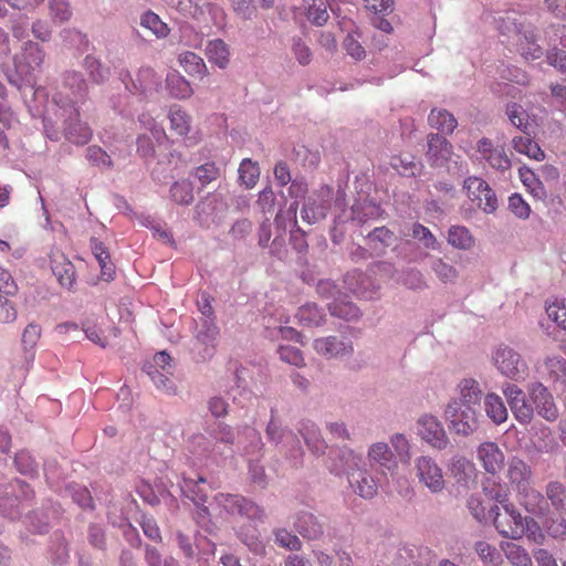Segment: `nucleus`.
Listing matches in <instances>:
<instances>
[{
  "mask_svg": "<svg viewBox=\"0 0 566 566\" xmlns=\"http://www.w3.org/2000/svg\"><path fill=\"white\" fill-rule=\"evenodd\" d=\"M490 522L502 537L516 541L525 535L527 517L511 502L501 506L492 505Z\"/></svg>",
  "mask_w": 566,
  "mask_h": 566,
  "instance_id": "obj_1",
  "label": "nucleus"
},
{
  "mask_svg": "<svg viewBox=\"0 0 566 566\" xmlns=\"http://www.w3.org/2000/svg\"><path fill=\"white\" fill-rule=\"evenodd\" d=\"M496 369L512 380H521L527 376L528 367L520 353L507 345H500L492 354Z\"/></svg>",
  "mask_w": 566,
  "mask_h": 566,
  "instance_id": "obj_2",
  "label": "nucleus"
},
{
  "mask_svg": "<svg viewBox=\"0 0 566 566\" xmlns=\"http://www.w3.org/2000/svg\"><path fill=\"white\" fill-rule=\"evenodd\" d=\"M506 20L510 24H506V21L503 20V24L499 25V29L502 33H510L515 31L520 38L517 40V46L526 60H537L543 56L544 51L541 45L536 43V34L535 29L531 25L525 27L523 23L518 25L515 22H512L510 17H506Z\"/></svg>",
  "mask_w": 566,
  "mask_h": 566,
  "instance_id": "obj_3",
  "label": "nucleus"
},
{
  "mask_svg": "<svg viewBox=\"0 0 566 566\" xmlns=\"http://www.w3.org/2000/svg\"><path fill=\"white\" fill-rule=\"evenodd\" d=\"M451 427L463 436L473 433L479 427L478 412L474 406L450 402L446 409Z\"/></svg>",
  "mask_w": 566,
  "mask_h": 566,
  "instance_id": "obj_4",
  "label": "nucleus"
},
{
  "mask_svg": "<svg viewBox=\"0 0 566 566\" xmlns=\"http://www.w3.org/2000/svg\"><path fill=\"white\" fill-rule=\"evenodd\" d=\"M216 500L229 514H238L253 521H263L265 517L263 509L241 495L220 493Z\"/></svg>",
  "mask_w": 566,
  "mask_h": 566,
  "instance_id": "obj_5",
  "label": "nucleus"
},
{
  "mask_svg": "<svg viewBox=\"0 0 566 566\" xmlns=\"http://www.w3.org/2000/svg\"><path fill=\"white\" fill-rule=\"evenodd\" d=\"M464 188L469 199L485 212H493L497 207V199L489 184L479 177H469L464 180Z\"/></svg>",
  "mask_w": 566,
  "mask_h": 566,
  "instance_id": "obj_6",
  "label": "nucleus"
},
{
  "mask_svg": "<svg viewBox=\"0 0 566 566\" xmlns=\"http://www.w3.org/2000/svg\"><path fill=\"white\" fill-rule=\"evenodd\" d=\"M416 474L426 488L432 493H439L444 489L442 469L430 457H419L415 461Z\"/></svg>",
  "mask_w": 566,
  "mask_h": 566,
  "instance_id": "obj_7",
  "label": "nucleus"
},
{
  "mask_svg": "<svg viewBox=\"0 0 566 566\" xmlns=\"http://www.w3.org/2000/svg\"><path fill=\"white\" fill-rule=\"evenodd\" d=\"M528 394L534 405L533 408L537 411L538 416L549 422L558 419L559 411L554 397L543 384H533L528 389Z\"/></svg>",
  "mask_w": 566,
  "mask_h": 566,
  "instance_id": "obj_8",
  "label": "nucleus"
},
{
  "mask_svg": "<svg viewBox=\"0 0 566 566\" xmlns=\"http://www.w3.org/2000/svg\"><path fill=\"white\" fill-rule=\"evenodd\" d=\"M503 394L514 418L522 424L530 423L534 417V408L527 402L524 391L514 384H507Z\"/></svg>",
  "mask_w": 566,
  "mask_h": 566,
  "instance_id": "obj_9",
  "label": "nucleus"
},
{
  "mask_svg": "<svg viewBox=\"0 0 566 566\" xmlns=\"http://www.w3.org/2000/svg\"><path fill=\"white\" fill-rule=\"evenodd\" d=\"M168 119L169 130L174 136L182 138L188 146L198 143V137L190 135L192 129V117L186 109L179 105L171 106L168 112Z\"/></svg>",
  "mask_w": 566,
  "mask_h": 566,
  "instance_id": "obj_10",
  "label": "nucleus"
},
{
  "mask_svg": "<svg viewBox=\"0 0 566 566\" xmlns=\"http://www.w3.org/2000/svg\"><path fill=\"white\" fill-rule=\"evenodd\" d=\"M476 459L484 471L491 475H497L505 464L504 452L492 441L481 443L476 449Z\"/></svg>",
  "mask_w": 566,
  "mask_h": 566,
  "instance_id": "obj_11",
  "label": "nucleus"
},
{
  "mask_svg": "<svg viewBox=\"0 0 566 566\" xmlns=\"http://www.w3.org/2000/svg\"><path fill=\"white\" fill-rule=\"evenodd\" d=\"M63 88L70 106L74 107L75 114L78 115V109L75 106L78 103H84L88 95V85L82 73L67 71L63 77Z\"/></svg>",
  "mask_w": 566,
  "mask_h": 566,
  "instance_id": "obj_12",
  "label": "nucleus"
},
{
  "mask_svg": "<svg viewBox=\"0 0 566 566\" xmlns=\"http://www.w3.org/2000/svg\"><path fill=\"white\" fill-rule=\"evenodd\" d=\"M368 458L370 465L380 474H392L398 468L396 457L386 443L373 444L368 451Z\"/></svg>",
  "mask_w": 566,
  "mask_h": 566,
  "instance_id": "obj_13",
  "label": "nucleus"
},
{
  "mask_svg": "<svg viewBox=\"0 0 566 566\" xmlns=\"http://www.w3.org/2000/svg\"><path fill=\"white\" fill-rule=\"evenodd\" d=\"M450 475L455 484L464 489L475 485L478 470L474 463L464 457H454L449 467Z\"/></svg>",
  "mask_w": 566,
  "mask_h": 566,
  "instance_id": "obj_14",
  "label": "nucleus"
},
{
  "mask_svg": "<svg viewBox=\"0 0 566 566\" xmlns=\"http://www.w3.org/2000/svg\"><path fill=\"white\" fill-rule=\"evenodd\" d=\"M518 504L533 515H543L547 511L544 495L532 486V483L515 491Z\"/></svg>",
  "mask_w": 566,
  "mask_h": 566,
  "instance_id": "obj_15",
  "label": "nucleus"
},
{
  "mask_svg": "<svg viewBox=\"0 0 566 566\" xmlns=\"http://www.w3.org/2000/svg\"><path fill=\"white\" fill-rule=\"evenodd\" d=\"M355 465L357 463L355 462ZM348 481L354 492L364 499H373L378 491V485L374 478L363 469L349 468L347 471Z\"/></svg>",
  "mask_w": 566,
  "mask_h": 566,
  "instance_id": "obj_16",
  "label": "nucleus"
},
{
  "mask_svg": "<svg viewBox=\"0 0 566 566\" xmlns=\"http://www.w3.org/2000/svg\"><path fill=\"white\" fill-rule=\"evenodd\" d=\"M419 433L437 449H443L448 443L443 427L433 416H423L419 419Z\"/></svg>",
  "mask_w": 566,
  "mask_h": 566,
  "instance_id": "obj_17",
  "label": "nucleus"
},
{
  "mask_svg": "<svg viewBox=\"0 0 566 566\" xmlns=\"http://www.w3.org/2000/svg\"><path fill=\"white\" fill-rule=\"evenodd\" d=\"M428 149L426 156L431 166H443L451 157L452 145L439 134L427 136Z\"/></svg>",
  "mask_w": 566,
  "mask_h": 566,
  "instance_id": "obj_18",
  "label": "nucleus"
},
{
  "mask_svg": "<svg viewBox=\"0 0 566 566\" xmlns=\"http://www.w3.org/2000/svg\"><path fill=\"white\" fill-rule=\"evenodd\" d=\"M331 193L332 189L329 187H323L319 190L321 200L318 203L313 197H310L301 211L302 219L310 224L324 219L327 216V211L329 209L328 198Z\"/></svg>",
  "mask_w": 566,
  "mask_h": 566,
  "instance_id": "obj_19",
  "label": "nucleus"
},
{
  "mask_svg": "<svg viewBox=\"0 0 566 566\" xmlns=\"http://www.w3.org/2000/svg\"><path fill=\"white\" fill-rule=\"evenodd\" d=\"M536 370L548 382L566 381V359L560 355L546 356Z\"/></svg>",
  "mask_w": 566,
  "mask_h": 566,
  "instance_id": "obj_20",
  "label": "nucleus"
},
{
  "mask_svg": "<svg viewBox=\"0 0 566 566\" xmlns=\"http://www.w3.org/2000/svg\"><path fill=\"white\" fill-rule=\"evenodd\" d=\"M505 476L511 488L516 491L532 483L533 471L524 460L513 457L507 462Z\"/></svg>",
  "mask_w": 566,
  "mask_h": 566,
  "instance_id": "obj_21",
  "label": "nucleus"
},
{
  "mask_svg": "<svg viewBox=\"0 0 566 566\" xmlns=\"http://www.w3.org/2000/svg\"><path fill=\"white\" fill-rule=\"evenodd\" d=\"M478 151L489 165L497 170H507L511 167V160L503 147H495L488 138H482L478 143Z\"/></svg>",
  "mask_w": 566,
  "mask_h": 566,
  "instance_id": "obj_22",
  "label": "nucleus"
},
{
  "mask_svg": "<svg viewBox=\"0 0 566 566\" xmlns=\"http://www.w3.org/2000/svg\"><path fill=\"white\" fill-rule=\"evenodd\" d=\"M51 269L63 287L71 290L74 286L75 268L62 252H52Z\"/></svg>",
  "mask_w": 566,
  "mask_h": 566,
  "instance_id": "obj_23",
  "label": "nucleus"
},
{
  "mask_svg": "<svg viewBox=\"0 0 566 566\" xmlns=\"http://www.w3.org/2000/svg\"><path fill=\"white\" fill-rule=\"evenodd\" d=\"M314 348L319 355L327 358L344 356L353 350L350 344H346L333 336L315 339Z\"/></svg>",
  "mask_w": 566,
  "mask_h": 566,
  "instance_id": "obj_24",
  "label": "nucleus"
},
{
  "mask_svg": "<svg viewBox=\"0 0 566 566\" xmlns=\"http://www.w3.org/2000/svg\"><path fill=\"white\" fill-rule=\"evenodd\" d=\"M91 250L101 266V277L107 282L115 279V266L111 262V255L102 241L96 238L91 239Z\"/></svg>",
  "mask_w": 566,
  "mask_h": 566,
  "instance_id": "obj_25",
  "label": "nucleus"
},
{
  "mask_svg": "<svg viewBox=\"0 0 566 566\" xmlns=\"http://www.w3.org/2000/svg\"><path fill=\"white\" fill-rule=\"evenodd\" d=\"M428 124L442 134H452L458 126V120L447 109L432 108L428 116Z\"/></svg>",
  "mask_w": 566,
  "mask_h": 566,
  "instance_id": "obj_26",
  "label": "nucleus"
},
{
  "mask_svg": "<svg viewBox=\"0 0 566 566\" xmlns=\"http://www.w3.org/2000/svg\"><path fill=\"white\" fill-rule=\"evenodd\" d=\"M459 399H454L452 402H461L469 406H479L482 398V389L479 382L473 378H465L458 385Z\"/></svg>",
  "mask_w": 566,
  "mask_h": 566,
  "instance_id": "obj_27",
  "label": "nucleus"
},
{
  "mask_svg": "<svg viewBox=\"0 0 566 566\" xmlns=\"http://www.w3.org/2000/svg\"><path fill=\"white\" fill-rule=\"evenodd\" d=\"M482 490L485 496L496 502L497 505L511 503V485L505 482L486 479L482 483Z\"/></svg>",
  "mask_w": 566,
  "mask_h": 566,
  "instance_id": "obj_28",
  "label": "nucleus"
},
{
  "mask_svg": "<svg viewBox=\"0 0 566 566\" xmlns=\"http://www.w3.org/2000/svg\"><path fill=\"white\" fill-rule=\"evenodd\" d=\"M82 66L88 75L91 82L94 84H104L109 78V69L94 55H86L83 60Z\"/></svg>",
  "mask_w": 566,
  "mask_h": 566,
  "instance_id": "obj_29",
  "label": "nucleus"
},
{
  "mask_svg": "<svg viewBox=\"0 0 566 566\" xmlns=\"http://www.w3.org/2000/svg\"><path fill=\"white\" fill-rule=\"evenodd\" d=\"M484 410L488 417L495 423L501 424L507 420L509 412L505 407L503 399L494 394L490 392L484 398Z\"/></svg>",
  "mask_w": 566,
  "mask_h": 566,
  "instance_id": "obj_30",
  "label": "nucleus"
},
{
  "mask_svg": "<svg viewBox=\"0 0 566 566\" xmlns=\"http://www.w3.org/2000/svg\"><path fill=\"white\" fill-rule=\"evenodd\" d=\"M166 85L169 94L175 98L185 99L192 95L190 83L178 72H171L167 75Z\"/></svg>",
  "mask_w": 566,
  "mask_h": 566,
  "instance_id": "obj_31",
  "label": "nucleus"
},
{
  "mask_svg": "<svg viewBox=\"0 0 566 566\" xmlns=\"http://www.w3.org/2000/svg\"><path fill=\"white\" fill-rule=\"evenodd\" d=\"M298 431L304 438L305 443L315 454H321L325 452L327 446L325 441L321 438L315 423L311 421L303 422Z\"/></svg>",
  "mask_w": 566,
  "mask_h": 566,
  "instance_id": "obj_32",
  "label": "nucleus"
},
{
  "mask_svg": "<svg viewBox=\"0 0 566 566\" xmlns=\"http://www.w3.org/2000/svg\"><path fill=\"white\" fill-rule=\"evenodd\" d=\"M206 55L209 62L224 69L229 63L230 52L228 45L222 40L217 39L207 44Z\"/></svg>",
  "mask_w": 566,
  "mask_h": 566,
  "instance_id": "obj_33",
  "label": "nucleus"
},
{
  "mask_svg": "<svg viewBox=\"0 0 566 566\" xmlns=\"http://www.w3.org/2000/svg\"><path fill=\"white\" fill-rule=\"evenodd\" d=\"M133 85L135 92L140 93L157 90L160 85V76L151 67H140L137 72L136 82Z\"/></svg>",
  "mask_w": 566,
  "mask_h": 566,
  "instance_id": "obj_34",
  "label": "nucleus"
},
{
  "mask_svg": "<svg viewBox=\"0 0 566 566\" xmlns=\"http://www.w3.org/2000/svg\"><path fill=\"white\" fill-rule=\"evenodd\" d=\"M44 61V51L34 42H27L21 55L20 65L23 63L28 67V72L33 71L42 65Z\"/></svg>",
  "mask_w": 566,
  "mask_h": 566,
  "instance_id": "obj_35",
  "label": "nucleus"
},
{
  "mask_svg": "<svg viewBox=\"0 0 566 566\" xmlns=\"http://www.w3.org/2000/svg\"><path fill=\"white\" fill-rule=\"evenodd\" d=\"M295 527L303 537L308 539H315L323 534L321 524L311 513H304L298 516L295 522Z\"/></svg>",
  "mask_w": 566,
  "mask_h": 566,
  "instance_id": "obj_36",
  "label": "nucleus"
},
{
  "mask_svg": "<svg viewBox=\"0 0 566 566\" xmlns=\"http://www.w3.org/2000/svg\"><path fill=\"white\" fill-rule=\"evenodd\" d=\"M179 64L182 66L185 72L191 76H203L207 73V66L203 60L196 53L186 51L179 54Z\"/></svg>",
  "mask_w": 566,
  "mask_h": 566,
  "instance_id": "obj_37",
  "label": "nucleus"
},
{
  "mask_svg": "<svg viewBox=\"0 0 566 566\" xmlns=\"http://www.w3.org/2000/svg\"><path fill=\"white\" fill-rule=\"evenodd\" d=\"M513 148L523 155H526L527 157L535 159V160H543L545 157L544 151L538 146L537 143H535L530 135L514 137L513 138Z\"/></svg>",
  "mask_w": 566,
  "mask_h": 566,
  "instance_id": "obj_38",
  "label": "nucleus"
},
{
  "mask_svg": "<svg viewBox=\"0 0 566 566\" xmlns=\"http://www.w3.org/2000/svg\"><path fill=\"white\" fill-rule=\"evenodd\" d=\"M41 338V326L36 323H30L25 326L21 336L22 348L27 354V359L32 360L34 348Z\"/></svg>",
  "mask_w": 566,
  "mask_h": 566,
  "instance_id": "obj_39",
  "label": "nucleus"
},
{
  "mask_svg": "<svg viewBox=\"0 0 566 566\" xmlns=\"http://www.w3.org/2000/svg\"><path fill=\"white\" fill-rule=\"evenodd\" d=\"M303 8L307 19L316 25H324L329 18L326 6L321 0H304Z\"/></svg>",
  "mask_w": 566,
  "mask_h": 566,
  "instance_id": "obj_40",
  "label": "nucleus"
},
{
  "mask_svg": "<svg viewBox=\"0 0 566 566\" xmlns=\"http://www.w3.org/2000/svg\"><path fill=\"white\" fill-rule=\"evenodd\" d=\"M448 242L460 250H469L474 244V240L470 231L462 226H452L449 229Z\"/></svg>",
  "mask_w": 566,
  "mask_h": 566,
  "instance_id": "obj_41",
  "label": "nucleus"
},
{
  "mask_svg": "<svg viewBox=\"0 0 566 566\" xmlns=\"http://www.w3.org/2000/svg\"><path fill=\"white\" fill-rule=\"evenodd\" d=\"M206 479L202 476H198L197 479L185 478L182 491L187 497H189L193 503L200 504L207 501V492L200 486V484H205Z\"/></svg>",
  "mask_w": 566,
  "mask_h": 566,
  "instance_id": "obj_42",
  "label": "nucleus"
},
{
  "mask_svg": "<svg viewBox=\"0 0 566 566\" xmlns=\"http://www.w3.org/2000/svg\"><path fill=\"white\" fill-rule=\"evenodd\" d=\"M296 318L302 325L319 326L324 321V315L316 304L308 303L298 308Z\"/></svg>",
  "mask_w": 566,
  "mask_h": 566,
  "instance_id": "obj_43",
  "label": "nucleus"
},
{
  "mask_svg": "<svg viewBox=\"0 0 566 566\" xmlns=\"http://www.w3.org/2000/svg\"><path fill=\"white\" fill-rule=\"evenodd\" d=\"M65 136L73 144L85 145L92 138V130L86 123L77 120L67 125Z\"/></svg>",
  "mask_w": 566,
  "mask_h": 566,
  "instance_id": "obj_44",
  "label": "nucleus"
},
{
  "mask_svg": "<svg viewBox=\"0 0 566 566\" xmlns=\"http://www.w3.org/2000/svg\"><path fill=\"white\" fill-rule=\"evenodd\" d=\"M467 507L471 515L479 523H488L491 521V506L488 509L484 500L479 494H472L467 500Z\"/></svg>",
  "mask_w": 566,
  "mask_h": 566,
  "instance_id": "obj_45",
  "label": "nucleus"
},
{
  "mask_svg": "<svg viewBox=\"0 0 566 566\" xmlns=\"http://www.w3.org/2000/svg\"><path fill=\"white\" fill-rule=\"evenodd\" d=\"M328 308L333 316H337L346 321H352L359 316V308L350 301L335 300L333 303L328 304Z\"/></svg>",
  "mask_w": 566,
  "mask_h": 566,
  "instance_id": "obj_46",
  "label": "nucleus"
},
{
  "mask_svg": "<svg viewBox=\"0 0 566 566\" xmlns=\"http://www.w3.org/2000/svg\"><path fill=\"white\" fill-rule=\"evenodd\" d=\"M504 553L513 566H532V558L527 551L515 543H507Z\"/></svg>",
  "mask_w": 566,
  "mask_h": 566,
  "instance_id": "obj_47",
  "label": "nucleus"
},
{
  "mask_svg": "<svg viewBox=\"0 0 566 566\" xmlns=\"http://www.w3.org/2000/svg\"><path fill=\"white\" fill-rule=\"evenodd\" d=\"M518 175L523 185L534 197L542 198L545 196V188L542 181L530 168L521 167L518 169Z\"/></svg>",
  "mask_w": 566,
  "mask_h": 566,
  "instance_id": "obj_48",
  "label": "nucleus"
},
{
  "mask_svg": "<svg viewBox=\"0 0 566 566\" xmlns=\"http://www.w3.org/2000/svg\"><path fill=\"white\" fill-rule=\"evenodd\" d=\"M239 177L247 188H253L260 177V168L258 164L253 163L249 158L243 159L239 167Z\"/></svg>",
  "mask_w": 566,
  "mask_h": 566,
  "instance_id": "obj_49",
  "label": "nucleus"
},
{
  "mask_svg": "<svg viewBox=\"0 0 566 566\" xmlns=\"http://www.w3.org/2000/svg\"><path fill=\"white\" fill-rule=\"evenodd\" d=\"M171 199L178 205H190L193 201V189L189 181H176L170 188Z\"/></svg>",
  "mask_w": 566,
  "mask_h": 566,
  "instance_id": "obj_50",
  "label": "nucleus"
},
{
  "mask_svg": "<svg viewBox=\"0 0 566 566\" xmlns=\"http://www.w3.org/2000/svg\"><path fill=\"white\" fill-rule=\"evenodd\" d=\"M547 316L562 329L566 331V300L555 298L546 304Z\"/></svg>",
  "mask_w": 566,
  "mask_h": 566,
  "instance_id": "obj_51",
  "label": "nucleus"
},
{
  "mask_svg": "<svg viewBox=\"0 0 566 566\" xmlns=\"http://www.w3.org/2000/svg\"><path fill=\"white\" fill-rule=\"evenodd\" d=\"M546 497L552 503V505L560 511L564 509L565 500H566V488L562 482L551 481L545 489Z\"/></svg>",
  "mask_w": 566,
  "mask_h": 566,
  "instance_id": "obj_52",
  "label": "nucleus"
},
{
  "mask_svg": "<svg viewBox=\"0 0 566 566\" xmlns=\"http://www.w3.org/2000/svg\"><path fill=\"white\" fill-rule=\"evenodd\" d=\"M140 23L143 27L149 29L158 38H166L169 33V28L167 24L164 23L160 18L151 11L143 14Z\"/></svg>",
  "mask_w": 566,
  "mask_h": 566,
  "instance_id": "obj_53",
  "label": "nucleus"
},
{
  "mask_svg": "<svg viewBox=\"0 0 566 566\" xmlns=\"http://www.w3.org/2000/svg\"><path fill=\"white\" fill-rule=\"evenodd\" d=\"M49 9L54 22L63 23L72 17V10L65 0H49Z\"/></svg>",
  "mask_w": 566,
  "mask_h": 566,
  "instance_id": "obj_54",
  "label": "nucleus"
},
{
  "mask_svg": "<svg viewBox=\"0 0 566 566\" xmlns=\"http://www.w3.org/2000/svg\"><path fill=\"white\" fill-rule=\"evenodd\" d=\"M274 536L275 543L283 548L290 551H300L302 547L300 538L284 528L275 530Z\"/></svg>",
  "mask_w": 566,
  "mask_h": 566,
  "instance_id": "obj_55",
  "label": "nucleus"
},
{
  "mask_svg": "<svg viewBox=\"0 0 566 566\" xmlns=\"http://www.w3.org/2000/svg\"><path fill=\"white\" fill-rule=\"evenodd\" d=\"M291 50L301 65H308L311 63L313 56L312 51L301 38L292 39Z\"/></svg>",
  "mask_w": 566,
  "mask_h": 566,
  "instance_id": "obj_56",
  "label": "nucleus"
},
{
  "mask_svg": "<svg viewBox=\"0 0 566 566\" xmlns=\"http://www.w3.org/2000/svg\"><path fill=\"white\" fill-rule=\"evenodd\" d=\"M86 158L94 166L107 169L113 166L109 155L99 146H90L86 149Z\"/></svg>",
  "mask_w": 566,
  "mask_h": 566,
  "instance_id": "obj_57",
  "label": "nucleus"
},
{
  "mask_svg": "<svg viewBox=\"0 0 566 566\" xmlns=\"http://www.w3.org/2000/svg\"><path fill=\"white\" fill-rule=\"evenodd\" d=\"M357 33H348L344 39L343 45L348 55L355 60H363L366 56V51L358 40Z\"/></svg>",
  "mask_w": 566,
  "mask_h": 566,
  "instance_id": "obj_58",
  "label": "nucleus"
},
{
  "mask_svg": "<svg viewBox=\"0 0 566 566\" xmlns=\"http://www.w3.org/2000/svg\"><path fill=\"white\" fill-rule=\"evenodd\" d=\"M19 287L11 273L0 268V297H15Z\"/></svg>",
  "mask_w": 566,
  "mask_h": 566,
  "instance_id": "obj_59",
  "label": "nucleus"
},
{
  "mask_svg": "<svg viewBox=\"0 0 566 566\" xmlns=\"http://www.w3.org/2000/svg\"><path fill=\"white\" fill-rule=\"evenodd\" d=\"M475 552L484 564L495 565L500 558L497 549L485 541L475 543Z\"/></svg>",
  "mask_w": 566,
  "mask_h": 566,
  "instance_id": "obj_60",
  "label": "nucleus"
},
{
  "mask_svg": "<svg viewBox=\"0 0 566 566\" xmlns=\"http://www.w3.org/2000/svg\"><path fill=\"white\" fill-rule=\"evenodd\" d=\"M391 166L395 170H397L402 176H415L418 171V166L413 160V157H401L396 156L391 159Z\"/></svg>",
  "mask_w": 566,
  "mask_h": 566,
  "instance_id": "obj_61",
  "label": "nucleus"
},
{
  "mask_svg": "<svg viewBox=\"0 0 566 566\" xmlns=\"http://www.w3.org/2000/svg\"><path fill=\"white\" fill-rule=\"evenodd\" d=\"M219 175L220 170L213 163H206L195 170V177L200 181L201 186H206L216 180Z\"/></svg>",
  "mask_w": 566,
  "mask_h": 566,
  "instance_id": "obj_62",
  "label": "nucleus"
},
{
  "mask_svg": "<svg viewBox=\"0 0 566 566\" xmlns=\"http://www.w3.org/2000/svg\"><path fill=\"white\" fill-rule=\"evenodd\" d=\"M412 237L423 243L427 249H438V241L432 232L420 223H415L412 227Z\"/></svg>",
  "mask_w": 566,
  "mask_h": 566,
  "instance_id": "obj_63",
  "label": "nucleus"
},
{
  "mask_svg": "<svg viewBox=\"0 0 566 566\" xmlns=\"http://www.w3.org/2000/svg\"><path fill=\"white\" fill-rule=\"evenodd\" d=\"M509 209L520 219H527L531 213L530 205L518 193L510 196Z\"/></svg>",
  "mask_w": 566,
  "mask_h": 566,
  "instance_id": "obj_64",
  "label": "nucleus"
}]
</instances>
